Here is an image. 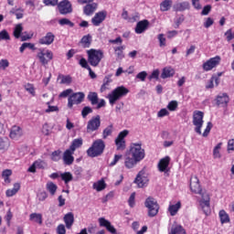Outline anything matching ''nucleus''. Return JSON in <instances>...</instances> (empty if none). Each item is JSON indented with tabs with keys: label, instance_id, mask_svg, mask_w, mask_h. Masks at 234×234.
<instances>
[{
	"label": "nucleus",
	"instance_id": "1",
	"mask_svg": "<svg viewBox=\"0 0 234 234\" xmlns=\"http://www.w3.org/2000/svg\"><path fill=\"white\" fill-rule=\"evenodd\" d=\"M190 189L193 193L197 195H201V199L199 200V207L202 209L203 213L207 216L211 215V204L209 194L207 192H202V187L198 182V177L193 176L190 178Z\"/></svg>",
	"mask_w": 234,
	"mask_h": 234
},
{
	"label": "nucleus",
	"instance_id": "2",
	"mask_svg": "<svg viewBox=\"0 0 234 234\" xmlns=\"http://www.w3.org/2000/svg\"><path fill=\"white\" fill-rule=\"evenodd\" d=\"M128 92L129 89L125 88L124 86H118L112 90L106 98L109 100L110 105H114L116 101H119V100H122V98H125Z\"/></svg>",
	"mask_w": 234,
	"mask_h": 234
},
{
	"label": "nucleus",
	"instance_id": "3",
	"mask_svg": "<svg viewBox=\"0 0 234 234\" xmlns=\"http://www.w3.org/2000/svg\"><path fill=\"white\" fill-rule=\"evenodd\" d=\"M103 151H105V142L101 139H98L94 141L92 145L87 150V154L90 156V158H96V156L103 154Z\"/></svg>",
	"mask_w": 234,
	"mask_h": 234
},
{
	"label": "nucleus",
	"instance_id": "4",
	"mask_svg": "<svg viewBox=\"0 0 234 234\" xmlns=\"http://www.w3.org/2000/svg\"><path fill=\"white\" fill-rule=\"evenodd\" d=\"M129 154L138 162H142V160L145 158V150L142 148V144L140 143H132L130 145Z\"/></svg>",
	"mask_w": 234,
	"mask_h": 234
},
{
	"label": "nucleus",
	"instance_id": "5",
	"mask_svg": "<svg viewBox=\"0 0 234 234\" xmlns=\"http://www.w3.org/2000/svg\"><path fill=\"white\" fill-rule=\"evenodd\" d=\"M88 54V61L91 67H98L100 65V61L103 59V51L100 49H89L87 51Z\"/></svg>",
	"mask_w": 234,
	"mask_h": 234
},
{
	"label": "nucleus",
	"instance_id": "6",
	"mask_svg": "<svg viewBox=\"0 0 234 234\" xmlns=\"http://www.w3.org/2000/svg\"><path fill=\"white\" fill-rule=\"evenodd\" d=\"M192 123L195 126V133L202 134V127L204 126V112L201 111H194Z\"/></svg>",
	"mask_w": 234,
	"mask_h": 234
},
{
	"label": "nucleus",
	"instance_id": "7",
	"mask_svg": "<svg viewBox=\"0 0 234 234\" xmlns=\"http://www.w3.org/2000/svg\"><path fill=\"white\" fill-rule=\"evenodd\" d=\"M37 58H38L42 65H48L54 59V53L50 49L39 48Z\"/></svg>",
	"mask_w": 234,
	"mask_h": 234
},
{
	"label": "nucleus",
	"instance_id": "8",
	"mask_svg": "<svg viewBox=\"0 0 234 234\" xmlns=\"http://www.w3.org/2000/svg\"><path fill=\"white\" fill-rule=\"evenodd\" d=\"M85 100V93L79 91L72 93L68 98V109H73L74 105H80Z\"/></svg>",
	"mask_w": 234,
	"mask_h": 234
},
{
	"label": "nucleus",
	"instance_id": "9",
	"mask_svg": "<svg viewBox=\"0 0 234 234\" xmlns=\"http://www.w3.org/2000/svg\"><path fill=\"white\" fill-rule=\"evenodd\" d=\"M144 206L148 209V216L156 217V215H158V209H160V207L158 206L156 199L154 197L146 198Z\"/></svg>",
	"mask_w": 234,
	"mask_h": 234
},
{
	"label": "nucleus",
	"instance_id": "10",
	"mask_svg": "<svg viewBox=\"0 0 234 234\" xmlns=\"http://www.w3.org/2000/svg\"><path fill=\"white\" fill-rule=\"evenodd\" d=\"M129 135V131L124 130L121 132L115 139V145L117 147V151H125L127 147L125 144V138Z\"/></svg>",
	"mask_w": 234,
	"mask_h": 234
},
{
	"label": "nucleus",
	"instance_id": "11",
	"mask_svg": "<svg viewBox=\"0 0 234 234\" xmlns=\"http://www.w3.org/2000/svg\"><path fill=\"white\" fill-rule=\"evenodd\" d=\"M101 125V119L100 115L93 116L87 123V133H94L98 131Z\"/></svg>",
	"mask_w": 234,
	"mask_h": 234
},
{
	"label": "nucleus",
	"instance_id": "12",
	"mask_svg": "<svg viewBox=\"0 0 234 234\" xmlns=\"http://www.w3.org/2000/svg\"><path fill=\"white\" fill-rule=\"evenodd\" d=\"M169 164H171V157L166 155L164 158L160 159L157 165L158 171L160 173H165V175H167V173L171 171V168L169 167Z\"/></svg>",
	"mask_w": 234,
	"mask_h": 234
},
{
	"label": "nucleus",
	"instance_id": "13",
	"mask_svg": "<svg viewBox=\"0 0 234 234\" xmlns=\"http://www.w3.org/2000/svg\"><path fill=\"white\" fill-rule=\"evenodd\" d=\"M218 65H220V57L216 56L203 63V70L209 72V70H213V69L218 67Z\"/></svg>",
	"mask_w": 234,
	"mask_h": 234
},
{
	"label": "nucleus",
	"instance_id": "14",
	"mask_svg": "<svg viewBox=\"0 0 234 234\" xmlns=\"http://www.w3.org/2000/svg\"><path fill=\"white\" fill-rule=\"evenodd\" d=\"M105 19H107V11H100L92 17L91 23L94 27H100Z\"/></svg>",
	"mask_w": 234,
	"mask_h": 234
},
{
	"label": "nucleus",
	"instance_id": "15",
	"mask_svg": "<svg viewBox=\"0 0 234 234\" xmlns=\"http://www.w3.org/2000/svg\"><path fill=\"white\" fill-rule=\"evenodd\" d=\"M134 183L138 186V187H145V186H147L149 183V178L147 177L145 172H139L134 180Z\"/></svg>",
	"mask_w": 234,
	"mask_h": 234
},
{
	"label": "nucleus",
	"instance_id": "16",
	"mask_svg": "<svg viewBox=\"0 0 234 234\" xmlns=\"http://www.w3.org/2000/svg\"><path fill=\"white\" fill-rule=\"evenodd\" d=\"M58 12L62 15L70 14L72 12V5H70V2L69 0H64L60 2L58 5Z\"/></svg>",
	"mask_w": 234,
	"mask_h": 234
},
{
	"label": "nucleus",
	"instance_id": "17",
	"mask_svg": "<svg viewBox=\"0 0 234 234\" xmlns=\"http://www.w3.org/2000/svg\"><path fill=\"white\" fill-rule=\"evenodd\" d=\"M56 39V36L52 32H48L46 36L38 39L39 45H46L47 47L52 45Z\"/></svg>",
	"mask_w": 234,
	"mask_h": 234
},
{
	"label": "nucleus",
	"instance_id": "18",
	"mask_svg": "<svg viewBox=\"0 0 234 234\" xmlns=\"http://www.w3.org/2000/svg\"><path fill=\"white\" fill-rule=\"evenodd\" d=\"M229 103V95L228 93H220L216 97V104L218 107H226Z\"/></svg>",
	"mask_w": 234,
	"mask_h": 234
},
{
	"label": "nucleus",
	"instance_id": "19",
	"mask_svg": "<svg viewBox=\"0 0 234 234\" xmlns=\"http://www.w3.org/2000/svg\"><path fill=\"white\" fill-rule=\"evenodd\" d=\"M74 152L71 150L67 149L62 156V160L64 162V165H72L74 164Z\"/></svg>",
	"mask_w": 234,
	"mask_h": 234
},
{
	"label": "nucleus",
	"instance_id": "20",
	"mask_svg": "<svg viewBox=\"0 0 234 234\" xmlns=\"http://www.w3.org/2000/svg\"><path fill=\"white\" fill-rule=\"evenodd\" d=\"M47 167V162L41 159H37L33 163V165L28 168L29 173H36L37 169H45Z\"/></svg>",
	"mask_w": 234,
	"mask_h": 234
},
{
	"label": "nucleus",
	"instance_id": "21",
	"mask_svg": "<svg viewBox=\"0 0 234 234\" xmlns=\"http://www.w3.org/2000/svg\"><path fill=\"white\" fill-rule=\"evenodd\" d=\"M222 76V73H218V76L214 75L211 77V79L207 81L206 85V89H213L215 86L218 87L220 84V77Z\"/></svg>",
	"mask_w": 234,
	"mask_h": 234
},
{
	"label": "nucleus",
	"instance_id": "22",
	"mask_svg": "<svg viewBox=\"0 0 234 234\" xmlns=\"http://www.w3.org/2000/svg\"><path fill=\"white\" fill-rule=\"evenodd\" d=\"M138 163H140V161L133 156L131 157L129 155H126L124 158V167L126 169H133V167H136V165Z\"/></svg>",
	"mask_w": 234,
	"mask_h": 234
},
{
	"label": "nucleus",
	"instance_id": "23",
	"mask_svg": "<svg viewBox=\"0 0 234 234\" xmlns=\"http://www.w3.org/2000/svg\"><path fill=\"white\" fill-rule=\"evenodd\" d=\"M99 223L101 228H106V229L110 231V233H116V229L114 228V226H112L109 222V220L105 219V218H99Z\"/></svg>",
	"mask_w": 234,
	"mask_h": 234
},
{
	"label": "nucleus",
	"instance_id": "24",
	"mask_svg": "<svg viewBox=\"0 0 234 234\" xmlns=\"http://www.w3.org/2000/svg\"><path fill=\"white\" fill-rule=\"evenodd\" d=\"M21 136H23V129L17 125L13 126L10 131V138H12V140H17V138H21Z\"/></svg>",
	"mask_w": 234,
	"mask_h": 234
},
{
	"label": "nucleus",
	"instance_id": "25",
	"mask_svg": "<svg viewBox=\"0 0 234 234\" xmlns=\"http://www.w3.org/2000/svg\"><path fill=\"white\" fill-rule=\"evenodd\" d=\"M149 27V21L143 20L139 21L135 27V33L136 34H144L145 30Z\"/></svg>",
	"mask_w": 234,
	"mask_h": 234
},
{
	"label": "nucleus",
	"instance_id": "26",
	"mask_svg": "<svg viewBox=\"0 0 234 234\" xmlns=\"http://www.w3.org/2000/svg\"><path fill=\"white\" fill-rule=\"evenodd\" d=\"M97 8H98L97 3H90L84 6L83 13L85 14V16H92L94 12H96Z\"/></svg>",
	"mask_w": 234,
	"mask_h": 234
},
{
	"label": "nucleus",
	"instance_id": "27",
	"mask_svg": "<svg viewBox=\"0 0 234 234\" xmlns=\"http://www.w3.org/2000/svg\"><path fill=\"white\" fill-rule=\"evenodd\" d=\"M187 8H189V2H176L173 5L175 12H184V10H187Z\"/></svg>",
	"mask_w": 234,
	"mask_h": 234
},
{
	"label": "nucleus",
	"instance_id": "28",
	"mask_svg": "<svg viewBox=\"0 0 234 234\" xmlns=\"http://www.w3.org/2000/svg\"><path fill=\"white\" fill-rule=\"evenodd\" d=\"M175 76V69L172 67H165L163 69L161 78L166 80V78H173Z\"/></svg>",
	"mask_w": 234,
	"mask_h": 234
},
{
	"label": "nucleus",
	"instance_id": "29",
	"mask_svg": "<svg viewBox=\"0 0 234 234\" xmlns=\"http://www.w3.org/2000/svg\"><path fill=\"white\" fill-rule=\"evenodd\" d=\"M29 220L31 222H35V224H39V226H41V224H43V215L39 213H32L29 215Z\"/></svg>",
	"mask_w": 234,
	"mask_h": 234
},
{
	"label": "nucleus",
	"instance_id": "30",
	"mask_svg": "<svg viewBox=\"0 0 234 234\" xmlns=\"http://www.w3.org/2000/svg\"><path fill=\"white\" fill-rule=\"evenodd\" d=\"M64 222L66 224V228L70 229V228H72V224H74V214L71 212L66 214L64 217Z\"/></svg>",
	"mask_w": 234,
	"mask_h": 234
},
{
	"label": "nucleus",
	"instance_id": "31",
	"mask_svg": "<svg viewBox=\"0 0 234 234\" xmlns=\"http://www.w3.org/2000/svg\"><path fill=\"white\" fill-rule=\"evenodd\" d=\"M181 207H182V204L179 201L175 205H169L168 212L170 213L171 217H175V215L178 213Z\"/></svg>",
	"mask_w": 234,
	"mask_h": 234
},
{
	"label": "nucleus",
	"instance_id": "32",
	"mask_svg": "<svg viewBox=\"0 0 234 234\" xmlns=\"http://www.w3.org/2000/svg\"><path fill=\"white\" fill-rule=\"evenodd\" d=\"M80 43L84 48H89V47H90V43H92V37L90 35H85L80 39Z\"/></svg>",
	"mask_w": 234,
	"mask_h": 234
},
{
	"label": "nucleus",
	"instance_id": "33",
	"mask_svg": "<svg viewBox=\"0 0 234 234\" xmlns=\"http://www.w3.org/2000/svg\"><path fill=\"white\" fill-rule=\"evenodd\" d=\"M81 145H83V139L81 138L74 139L69 150L74 153V151L79 149V147H81Z\"/></svg>",
	"mask_w": 234,
	"mask_h": 234
},
{
	"label": "nucleus",
	"instance_id": "34",
	"mask_svg": "<svg viewBox=\"0 0 234 234\" xmlns=\"http://www.w3.org/2000/svg\"><path fill=\"white\" fill-rule=\"evenodd\" d=\"M21 189V185L19 183L14 184V187L11 189H7L5 192L6 197H14V195H17V191Z\"/></svg>",
	"mask_w": 234,
	"mask_h": 234
},
{
	"label": "nucleus",
	"instance_id": "35",
	"mask_svg": "<svg viewBox=\"0 0 234 234\" xmlns=\"http://www.w3.org/2000/svg\"><path fill=\"white\" fill-rule=\"evenodd\" d=\"M171 6H173L172 0H164L160 4V10H161V12H168V10H171Z\"/></svg>",
	"mask_w": 234,
	"mask_h": 234
},
{
	"label": "nucleus",
	"instance_id": "36",
	"mask_svg": "<svg viewBox=\"0 0 234 234\" xmlns=\"http://www.w3.org/2000/svg\"><path fill=\"white\" fill-rule=\"evenodd\" d=\"M47 191L54 197L56 195V192L58 191V185L54 184L52 181H48L46 185Z\"/></svg>",
	"mask_w": 234,
	"mask_h": 234
},
{
	"label": "nucleus",
	"instance_id": "37",
	"mask_svg": "<svg viewBox=\"0 0 234 234\" xmlns=\"http://www.w3.org/2000/svg\"><path fill=\"white\" fill-rule=\"evenodd\" d=\"M107 187V185L105 184V181L103 179L99 180L93 184V189H96L97 191H103Z\"/></svg>",
	"mask_w": 234,
	"mask_h": 234
},
{
	"label": "nucleus",
	"instance_id": "38",
	"mask_svg": "<svg viewBox=\"0 0 234 234\" xmlns=\"http://www.w3.org/2000/svg\"><path fill=\"white\" fill-rule=\"evenodd\" d=\"M60 178L63 180V182L66 184H69V182H72V179L74 178L70 172H65L60 174Z\"/></svg>",
	"mask_w": 234,
	"mask_h": 234
},
{
	"label": "nucleus",
	"instance_id": "39",
	"mask_svg": "<svg viewBox=\"0 0 234 234\" xmlns=\"http://www.w3.org/2000/svg\"><path fill=\"white\" fill-rule=\"evenodd\" d=\"M169 234H186V229L180 225L173 226Z\"/></svg>",
	"mask_w": 234,
	"mask_h": 234
},
{
	"label": "nucleus",
	"instance_id": "40",
	"mask_svg": "<svg viewBox=\"0 0 234 234\" xmlns=\"http://www.w3.org/2000/svg\"><path fill=\"white\" fill-rule=\"evenodd\" d=\"M10 14H13V16H16V19H23L25 10H23L22 8H13L10 11Z\"/></svg>",
	"mask_w": 234,
	"mask_h": 234
},
{
	"label": "nucleus",
	"instance_id": "41",
	"mask_svg": "<svg viewBox=\"0 0 234 234\" xmlns=\"http://www.w3.org/2000/svg\"><path fill=\"white\" fill-rule=\"evenodd\" d=\"M27 48H29V50H36V45L28 42L23 43L19 48L21 54H23Z\"/></svg>",
	"mask_w": 234,
	"mask_h": 234
},
{
	"label": "nucleus",
	"instance_id": "42",
	"mask_svg": "<svg viewBox=\"0 0 234 234\" xmlns=\"http://www.w3.org/2000/svg\"><path fill=\"white\" fill-rule=\"evenodd\" d=\"M219 218L221 224H228V222H229V215H228L225 210L219 211Z\"/></svg>",
	"mask_w": 234,
	"mask_h": 234
},
{
	"label": "nucleus",
	"instance_id": "43",
	"mask_svg": "<svg viewBox=\"0 0 234 234\" xmlns=\"http://www.w3.org/2000/svg\"><path fill=\"white\" fill-rule=\"evenodd\" d=\"M88 100L90 101L91 105H98V93L96 92H90L88 94Z\"/></svg>",
	"mask_w": 234,
	"mask_h": 234
},
{
	"label": "nucleus",
	"instance_id": "44",
	"mask_svg": "<svg viewBox=\"0 0 234 234\" xmlns=\"http://www.w3.org/2000/svg\"><path fill=\"white\" fill-rule=\"evenodd\" d=\"M23 32V25L21 24H18L16 26L15 29H14V37L16 38V39H19V37H21V34Z\"/></svg>",
	"mask_w": 234,
	"mask_h": 234
},
{
	"label": "nucleus",
	"instance_id": "45",
	"mask_svg": "<svg viewBox=\"0 0 234 234\" xmlns=\"http://www.w3.org/2000/svg\"><path fill=\"white\" fill-rule=\"evenodd\" d=\"M220 149H222V143L218 144L213 149V157L220 158L222 155L220 154Z\"/></svg>",
	"mask_w": 234,
	"mask_h": 234
},
{
	"label": "nucleus",
	"instance_id": "46",
	"mask_svg": "<svg viewBox=\"0 0 234 234\" xmlns=\"http://www.w3.org/2000/svg\"><path fill=\"white\" fill-rule=\"evenodd\" d=\"M166 109H168V111H170L171 112H175V111L178 109V101H171L170 102H168Z\"/></svg>",
	"mask_w": 234,
	"mask_h": 234
},
{
	"label": "nucleus",
	"instance_id": "47",
	"mask_svg": "<svg viewBox=\"0 0 234 234\" xmlns=\"http://www.w3.org/2000/svg\"><path fill=\"white\" fill-rule=\"evenodd\" d=\"M51 160L53 162H59V160H61V150H56L52 152Z\"/></svg>",
	"mask_w": 234,
	"mask_h": 234
},
{
	"label": "nucleus",
	"instance_id": "48",
	"mask_svg": "<svg viewBox=\"0 0 234 234\" xmlns=\"http://www.w3.org/2000/svg\"><path fill=\"white\" fill-rule=\"evenodd\" d=\"M46 104L48 105V109L45 110V112L50 113V112H59V108L58 106L50 105V101H48Z\"/></svg>",
	"mask_w": 234,
	"mask_h": 234
},
{
	"label": "nucleus",
	"instance_id": "49",
	"mask_svg": "<svg viewBox=\"0 0 234 234\" xmlns=\"http://www.w3.org/2000/svg\"><path fill=\"white\" fill-rule=\"evenodd\" d=\"M122 17L125 19V21H129V23H134V21H136V17H129V13L125 9H123L122 13Z\"/></svg>",
	"mask_w": 234,
	"mask_h": 234
},
{
	"label": "nucleus",
	"instance_id": "50",
	"mask_svg": "<svg viewBox=\"0 0 234 234\" xmlns=\"http://www.w3.org/2000/svg\"><path fill=\"white\" fill-rule=\"evenodd\" d=\"M112 134V125H109L102 132V138L105 140L108 136Z\"/></svg>",
	"mask_w": 234,
	"mask_h": 234
},
{
	"label": "nucleus",
	"instance_id": "51",
	"mask_svg": "<svg viewBox=\"0 0 234 234\" xmlns=\"http://www.w3.org/2000/svg\"><path fill=\"white\" fill-rule=\"evenodd\" d=\"M25 90L31 94V96H36V88L33 84L27 83L25 85Z\"/></svg>",
	"mask_w": 234,
	"mask_h": 234
},
{
	"label": "nucleus",
	"instance_id": "52",
	"mask_svg": "<svg viewBox=\"0 0 234 234\" xmlns=\"http://www.w3.org/2000/svg\"><path fill=\"white\" fill-rule=\"evenodd\" d=\"M10 39V35L5 29L0 31V41H8Z\"/></svg>",
	"mask_w": 234,
	"mask_h": 234
},
{
	"label": "nucleus",
	"instance_id": "53",
	"mask_svg": "<svg viewBox=\"0 0 234 234\" xmlns=\"http://www.w3.org/2000/svg\"><path fill=\"white\" fill-rule=\"evenodd\" d=\"M10 67V62L8 59L3 58L0 60V70H6Z\"/></svg>",
	"mask_w": 234,
	"mask_h": 234
},
{
	"label": "nucleus",
	"instance_id": "54",
	"mask_svg": "<svg viewBox=\"0 0 234 234\" xmlns=\"http://www.w3.org/2000/svg\"><path fill=\"white\" fill-rule=\"evenodd\" d=\"M58 25H60V27H65V25H68V27H74V23L69 21L68 18L58 20Z\"/></svg>",
	"mask_w": 234,
	"mask_h": 234
},
{
	"label": "nucleus",
	"instance_id": "55",
	"mask_svg": "<svg viewBox=\"0 0 234 234\" xmlns=\"http://www.w3.org/2000/svg\"><path fill=\"white\" fill-rule=\"evenodd\" d=\"M91 112H92V108L89 106H85L81 111L82 118H87V116H89V114H91Z\"/></svg>",
	"mask_w": 234,
	"mask_h": 234
},
{
	"label": "nucleus",
	"instance_id": "56",
	"mask_svg": "<svg viewBox=\"0 0 234 234\" xmlns=\"http://www.w3.org/2000/svg\"><path fill=\"white\" fill-rule=\"evenodd\" d=\"M211 129H213V123H211V122H208L207 123V127L203 133V136L204 138L207 137L209 135V133H211Z\"/></svg>",
	"mask_w": 234,
	"mask_h": 234
},
{
	"label": "nucleus",
	"instance_id": "57",
	"mask_svg": "<svg viewBox=\"0 0 234 234\" xmlns=\"http://www.w3.org/2000/svg\"><path fill=\"white\" fill-rule=\"evenodd\" d=\"M122 158H123V155L115 154L113 160L110 163V166L114 167V165H116V164H118V162H120Z\"/></svg>",
	"mask_w": 234,
	"mask_h": 234
},
{
	"label": "nucleus",
	"instance_id": "58",
	"mask_svg": "<svg viewBox=\"0 0 234 234\" xmlns=\"http://www.w3.org/2000/svg\"><path fill=\"white\" fill-rule=\"evenodd\" d=\"M158 78H160V70L154 69L148 77V80L151 81L152 80H158Z\"/></svg>",
	"mask_w": 234,
	"mask_h": 234
},
{
	"label": "nucleus",
	"instance_id": "59",
	"mask_svg": "<svg viewBox=\"0 0 234 234\" xmlns=\"http://www.w3.org/2000/svg\"><path fill=\"white\" fill-rule=\"evenodd\" d=\"M157 39H158V41H159V46H160V47H165V45H166V43H165L166 39H165V37L164 34H159V35L157 36Z\"/></svg>",
	"mask_w": 234,
	"mask_h": 234
},
{
	"label": "nucleus",
	"instance_id": "60",
	"mask_svg": "<svg viewBox=\"0 0 234 234\" xmlns=\"http://www.w3.org/2000/svg\"><path fill=\"white\" fill-rule=\"evenodd\" d=\"M109 85H111V80L106 79L101 87V92H105V90H109Z\"/></svg>",
	"mask_w": 234,
	"mask_h": 234
},
{
	"label": "nucleus",
	"instance_id": "61",
	"mask_svg": "<svg viewBox=\"0 0 234 234\" xmlns=\"http://www.w3.org/2000/svg\"><path fill=\"white\" fill-rule=\"evenodd\" d=\"M165 116H169V111L165 108H163L157 112V117L164 118Z\"/></svg>",
	"mask_w": 234,
	"mask_h": 234
},
{
	"label": "nucleus",
	"instance_id": "62",
	"mask_svg": "<svg viewBox=\"0 0 234 234\" xmlns=\"http://www.w3.org/2000/svg\"><path fill=\"white\" fill-rule=\"evenodd\" d=\"M72 89H68L59 93L58 98H67L72 94Z\"/></svg>",
	"mask_w": 234,
	"mask_h": 234
},
{
	"label": "nucleus",
	"instance_id": "63",
	"mask_svg": "<svg viewBox=\"0 0 234 234\" xmlns=\"http://www.w3.org/2000/svg\"><path fill=\"white\" fill-rule=\"evenodd\" d=\"M225 36L227 41H231L232 39H234V31L232 29H229L227 30V32H225Z\"/></svg>",
	"mask_w": 234,
	"mask_h": 234
},
{
	"label": "nucleus",
	"instance_id": "64",
	"mask_svg": "<svg viewBox=\"0 0 234 234\" xmlns=\"http://www.w3.org/2000/svg\"><path fill=\"white\" fill-rule=\"evenodd\" d=\"M57 234H67V229H65V225L60 224L58 226Z\"/></svg>",
	"mask_w": 234,
	"mask_h": 234
}]
</instances>
